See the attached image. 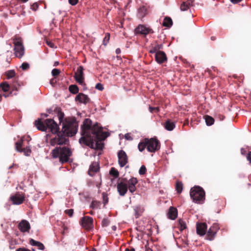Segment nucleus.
<instances>
[{"mask_svg": "<svg viewBox=\"0 0 251 251\" xmlns=\"http://www.w3.org/2000/svg\"><path fill=\"white\" fill-rule=\"evenodd\" d=\"M1 95L0 94V100H1Z\"/></svg>", "mask_w": 251, "mask_h": 251, "instance_id": "nucleus-62", "label": "nucleus"}, {"mask_svg": "<svg viewBox=\"0 0 251 251\" xmlns=\"http://www.w3.org/2000/svg\"><path fill=\"white\" fill-rule=\"evenodd\" d=\"M146 171L147 170L146 167L144 165H142L139 170V174L141 175H143L146 174Z\"/></svg>", "mask_w": 251, "mask_h": 251, "instance_id": "nucleus-40", "label": "nucleus"}, {"mask_svg": "<svg viewBox=\"0 0 251 251\" xmlns=\"http://www.w3.org/2000/svg\"><path fill=\"white\" fill-rule=\"evenodd\" d=\"M162 45L156 44L151 48L149 52L151 53H156L157 51H159V50L162 48Z\"/></svg>", "mask_w": 251, "mask_h": 251, "instance_id": "nucleus-26", "label": "nucleus"}, {"mask_svg": "<svg viewBox=\"0 0 251 251\" xmlns=\"http://www.w3.org/2000/svg\"><path fill=\"white\" fill-rule=\"evenodd\" d=\"M164 127L168 131L173 130L175 127V123L171 120H167L163 124Z\"/></svg>", "mask_w": 251, "mask_h": 251, "instance_id": "nucleus-21", "label": "nucleus"}, {"mask_svg": "<svg viewBox=\"0 0 251 251\" xmlns=\"http://www.w3.org/2000/svg\"><path fill=\"white\" fill-rule=\"evenodd\" d=\"M125 136V138L127 140H132V139L129 133L126 134Z\"/></svg>", "mask_w": 251, "mask_h": 251, "instance_id": "nucleus-52", "label": "nucleus"}, {"mask_svg": "<svg viewBox=\"0 0 251 251\" xmlns=\"http://www.w3.org/2000/svg\"><path fill=\"white\" fill-rule=\"evenodd\" d=\"M78 0H69L70 4L72 5H75L78 2Z\"/></svg>", "mask_w": 251, "mask_h": 251, "instance_id": "nucleus-49", "label": "nucleus"}, {"mask_svg": "<svg viewBox=\"0 0 251 251\" xmlns=\"http://www.w3.org/2000/svg\"><path fill=\"white\" fill-rule=\"evenodd\" d=\"M242 0H230V1L233 3H237L240 1H241Z\"/></svg>", "mask_w": 251, "mask_h": 251, "instance_id": "nucleus-54", "label": "nucleus"}, {"mask_svg": "<svg viewBox=\"0 0 251 251\" xmlns=\"http://www.w3.org/2000/svg\"><path fill=\"white\" fill-rule=\"evenodd\" d=\"M69 90L71 93L76 94L78 93L79 89L76 85H71L69 86Z\"/></svg>", "mask_w": 251, "mask_h": 251, "instance_id": "nucleus-33", "label": "nucleus"}, {"mask_svg": "<svg viewBox=\"0 0 251 251\" xmlns=\"http://www.w3.org/2000/svg\"><path fill=\"white\" fill-rule=\"evenodd\" d=\"M21 68L23 70H26L29 68V64L26 62L23 63L21 65Z\"/></svg>", "mask_w": 251, "mask_h": 251, "instance_id": "nucleus-42", "label": "nucleus"}, {"mask_svg": "<svg viewBox=\"0 0 251 251\" xmlns=\"http://www.w3.org/2000/svg\"><path fill=\"white\" fill-rule=\"evenodd\" d=\"M78 126L77 123L75 120L66 121L63 124L62 131L68 136H73L76 133Z\"/></svg>", "mask_w": 251, "mask_h": 251, "instance_id": "nucleus-5", "label": "nucleus"}, {"mask_svg": "<svg viewBox=\"0 0 251 251\" xmlns=\"http://www.w3.org/2000/svg\"><path fill=\"white\" fill-rule=\"evenodd\" d=\"M33 7L36 6V8L38 7V5L37 4H34L32 6Z\"/></svg>", "mask_w": 251, "mask_h": 251, "instance_id": "nucleus-58", "label": "nucleus"}, {"mask_svg": "<svg viewBox=\"0 0 251 251\" xmlns=\"http://www.w3.org/2000/svg\"><path fill=\"white\" fill-rule=\"evenodd\" d=\"M116 53H117V54H119V53H120L121 52V50H120V49H116Z\"/></svg>", "mask_w": 251, "mask_h": 251, "instance_id": "nucleus-57", "label": "nucleus"}, {"mask_svg": "<svg viewBox=\"0 0 251 251\" xmlns=\"http://www.w3.org/2000/svg\"><path fill=\"white\" fill-rule=\"evenodd\" d=\"M155 60L159 64L163 63L167 60V56L164 52L162 51H157L155 55Z\"/></svg>", "mask_w": 251, "mask_h": 251, "instance_id": "nucleus-17", "label": "nucleus"}, {"mask_svg": "<svg viewBox=\"0 0 251 251\" xmlns=\"http://www.w3.org/2000/svg\"><path fill=\"white\" fill-rule=\"evenodd\" d=\"M125 251H135V250L133 248L131 249H126Z\"/></svg>", "mask_w": 251, "mask_h": 251, "instance_id": "nucleus-56", "label": "nucleus"}, {"mask_svg": "<svg viewBox=\"0 0 251 251\" xmlns=\"http://www.w3.org/2000/svg\"><path fill=\"white\" fill-rule=\"evenodd\" d=\"M58 65V62H56L55 63V65Z\"/></svg>", "mask_w": 251, "mask_h": 251, "instance_id": "nucleus-59", "label": "nucleus"}, {"mask_svg": "<svg viewBox=\"0 0 251 251\" xmlns=\"http://www.w3.org/2000/svg\"><path fill=\"white\" fill-rule=\"evenodd\" d=\"M109 174L115 178L118 177L119 176V172L113 167L111 168L109 171Z\"/></svg>", "mask_w": 251, "mask_h": 251, "instance_id": "nucleus-35", "label": "nucleus"}, {"mask_svg": "<svg viewBox=\"0 0 251 251\" xmlns=\"http://www.w3.org/2000/svg\"><path fill=\"white\" fill-rule=\"evenodd\" d=\"M82 137L79 142L92 149H102L103 145L99 142L104 140L108 136L107 132L102 131V129L98 124L92 126V121L89 119H86L81 127Z\"/></svg>", "mask_w": 251, "mask_h": 251, "instance_id": "nucleus-1", "label": "nucleus"}, {"mask_svg": "<svg viewBox=\"0 0 251 251\" xmlns=\"http://www.w3.org/2000/svg\"><path fill=\"white\" fill-rule=\"evenodd\" d=\"M147 150L150 152H155L160 148L159 142L157 140L155 139H147Z\"/></svg>", "mask_w": 251, "mask_h": 251, "instance_id": "nucleus-9", "label": "nucleus"}, {"mask_svg": "<svg viewBox=\"0 0 251 251\" xmlns=\"http://www.w3.org/2000/svg\"><path fill=\"white\" fill-rule=\"evenodd\" d=\"M60 73V71L58 69H53L51 71V75L54 77L59 75Z\"/></svg>", "mask_w": 251, "mask_h": 251, "instance_id": "nucleus-41", "label": "nucleus"}, {"mask_svg": "<svg viewBox=\"0 0 251 251\" xmlns=\"http://www.w3.org/2000/svg\"><path fill=\"white\" fill-rule=\"evenodd\" d=\"M134 211L136 218H139L144 211V208L141 205H137L134 207Z\"/></svg>", "mask_w": 251, "mask_h": 251, "instance_id": "nucleus-23", "label": "nucleus"}, {"mask_svg": "<svg viewBox=\"0 0 251 251\" xmlns=\"http://www.w3.org/2000/svg\"><path fill=\"white\" fill-rule=\"evenodd\" d=\"M0 87L4 92H8L10 88L9 85L6 82L0 83Z\"/></svg>", "mask_w": 251, "mask_h": 251, "instance_id": "nucleus-32", "label": "nucleus"}, {"mask_svg": "<svg viewBox=\"0 0 251 251\" xmlns=\"http://www.w3.org/2000/svg\"><path fill=\"white\" fill-rule=\"evenodd\" d=\"M100 204H101L100 202L98 201H96V200H94V201H92V202L91 203V207L93 209L100 208Z\"/></svg>", "mask_w": 251, "mask_h": 251, "instance_id": "nucleus-36", "label": "nucleus"}, {"mask_svg": "<svg viewBox=\"0 0 251 251\" xmlns=\"http://www.w3.org/2000/svg\"><path fill=\"white\" fill-rule=\"evenodd\" d=\"M18 228L22 232H28L30 228V225L27 221L23 220L19 224Z\"/></svg>", "mask_w": 251, "mask_h": 251, "instance_id": "nucleus-16", "label": "nucleus"}, {"mask_svg": "<svg viewBox=\"0 0 251 251\" xmlns=\"http://www.w3.org/2000/svg\"><path fill=\"white\" fill-rule=\"evenodd\" d=\"M95 88L96 89L100 90V91H102L103 90L104 88H103V85L101 83H97L96 85V86H95Z\"/></svg>", "mask_w": 251, "mask_h": 251, "instance_id": "nucleus-46", "label": "nucleus"}, {"mask_svg": "<svg viewBox=\"0 0 251 251\" xmlns=\"http://www.w3.org/2000/svg\"><path fill=\"white\" fill-rule=\"evenodd\" d=\"M219 229L220 227L218 224H213L207 231V239L209 240H213Z\"/></svg>", "mask_w": 251, "mask_h": 251, "instance_id": "nucleus-10", "label": "nucleus"}, {"mask_svg": "<svg viewBox=\"0 0 251 251\" xmlns=\"http://www.w3.org/2000/svg\"><path fill=\"white\" fill-rule=\"evenodd\" d=\"M177 215L176 209L173 207H171L168 213V218L171 220H175L177 217Z\"/></svg>", "mask_w": 251, "mask_h": 251, "instance_id": "nucleus-22", "label": "nucleus"}, {"mask_svg": "<svg viewBox=\"0 0 251 251\" xmlns=\"http://www.w3.org/2000/svg\"><path fill=\"white\" fill-rule=\"evenodd\" d=\"M173 24V21L171 18L170 17H166L164 19V21L163 23V25L166 27H170Z\"/></svg>", "mask_w": 251, "mask_h": 251, "instance_id": "nucleus-27", "label": "nucleus"}, {"mask_svg": "<svg viewBox=\"0 0 251 251\" xmlns=\"http://www.w3.org/2000/svg\"><path fill=\"white\" fill-rule=\"evenodd\" d=\"M138 183L137 179L135 177H131L128 180L123 179L117 184V188L119 195L124 196L128 189L133 194L136 190V185Z\"/></svg>", "mask_w": 251, "mask_h": 251, "instance_id": "nucleus-2", "label": "nucleus"}, {"mask_svg": "<svg viewBox=\"0 0 251 251\" xmlns=\"http://www.w3.org/2000/svg\"><path fill=\"white\" fill-rule=\"evenodd\" d=\"M176 189L179 194L181 193L183 189V184L181 182L177 181L176 185Z\"/></svg>", "mask_w": 251, "mask_h": 251, "instance_id": "nucleus-34", "label": "nucleus"}, {"mask_svg": "<svg viewBox=\"0 0 251 251\" xmlns=\"http://www.w3.org/2000/svg\"><path fill=\"white\" fill-rule=\"evenodd\" d=\"M81 225L85 229H91L93 227V219L90 217H84L81 219Z\"/></svg>", "mask_w": 251, "mask_h": 251, "instance_id": "nucleus-15", "label": "nucleus"}, {"mask_svg": "<svg viewBox=\"0 0 251 251\" xmlns=\"http://www.w3.org/2000/svg\"><path fill=\"white\" fill-rule=\"evenodd\" d=\"M46 43L51 48H53L54 47V44L50 41L47 40Z\"/></svg>", "mask_w": 251, "mask_h": 251, "instance_id": "nucleus-48", "label": "nucleus"}, {"mask_svg": "<svg viewBox=\"0 0 251 251\" xmlns=\"http://www.w3.org/2000/svg\"><path fill=\"white\" fill-rule=\"evenodd\" d=\"M35 124L37 128L41 131H45L48 129L53 134L57 133L59 131V127L57 124L54 121L51 119H48L45 120L44 123L41 121V119H38L35 122Z\"/></svg>", "mask_w": 251, "mask_h": 251, "instance_id": "nucleus-4", "label": "nucleus"}, {"mask_svg": "<svg viewBox=\"0 0 251 251\" xmlns=\"http://www.w3.org/2000/svg\"><path fill=\"white\" fill-rule=\"evenodd\" d=\"M207 226L205 223L197 224V233L200 236H203L206 233Z\"/></svg>", "mask_w": 251, "mask_h": 251, "instance_id": "nucleus-18", "label": "nucleus"}, {"mask_svg": "<svg viewBox=\"0 0 251 251\" xmlns=\"http://www.w3.org/2000/svg\"><path fill=\"white\" fill-rule=\"evenodd\" d=\"M75 100L81 103H87L89 101L88 96L82 93H80L75 97Z\"/></svg>", "mask_w": 251, "mask_h": 251, "instance_id": "nucleus-20", "label": "nucleus"}, {"mask_svg": "<svg viewBox=\"0 0 251 251\" xmlns=\"http://www.w3.org/2000/svg\"><path fill=\"white\" fill-rule=\"evenodd\" d=\"M109 39H110V34L108 33H106L105 34V37L103 40V44L104 46H106L107 44V43L109 42Z\"/></svg>", "mask_w": 251, "mask_h": 251, "instance_id": "nucleus-38", "label": "nucleus"}, {"mask_svg": "<svg viewBox=\"0 0 251 251\" xmlns=\"http://www.w3.org/2000/svg\"><path fill=\"white\" fill-rule=\"evenodd\" d=\"M35 8H36V6H34V7H33L34 9L35 10L36 9H35Z\"/></svg>", "mask_w": 251, "mask_h": 251, "instance_id": "nucleus-63", "label": "nucleus"}, {"mask_svg": "<svg viewBox=\"0 0 251 251\" xmlns=\"http://www.w3.org/2000/svg\"><path fill=\"white\" fill-rule=\"evenodd\" d=\"M72 152L67 147H56L52 150L51 155L53 158H59V162L63 164L68 162Z\"/></svg>", "mask_w": 251, "mask_h": 251, "instance_id": "nucleus-3", "label": "nucleus"}, {"mask_svg": "<svg viewBox=\"0 0 251 251\" xmlns=\"http://www.w3.org/2000/svg\"><path fill=\"white\" fill-rule=\"evenodd\" d=\"M147 13V8L145 6H142L138 9V14L140 18H143Z\"/></svg>", "mask_w": 251, "mask_h": 251, "instance_id": "nucleus-30", "label": "nucleus"}, {"mask_svg": "<svg viewBox=\"0 0 251 251\" xmlns=\"http://www.w3.org/2000/svg\"><path fill=\"white\" fill-rule=\"evenodd\" d=\"M134 32L135 34H141L144 35H146L150 33H152L153 31L152 29L150 27H147L144 25H140L137 27Z\"/></svg>", "mask_w": 251, "mask_h": 251, "instance_id": "nucleus-12", "label": "nucleus"}, {"mask_svg": "<svg viewBox=\"0 0 251 251\" xmlns=\"http://www.w3.org/2000/svg\"><path fill=\"white\" fill-rule=\"evenodd\" d=\"M66 214H68L70 217H72L74 213V210L72 209H67L65 211Z\"/></svg>", "mask_w": 251, "mask_h": 251, "instance_id": "nucleus-45", "label": "nucleus"}, {"mask_svg": "<svg viewBox=\"0 0 251 251\" xmlns=\"http://www.w3.org/2000/svg\"><path fill=\"white\" fill-rule=\"evenodd\" d=\"M118 156L119 164L121 167H123L128 162L126 154L124 151L121 150L118 153Z\"/></svg>", "mask_w": 251, "mask_h": 251, "instance_id": "nucleus-13", "label": "nucleus"}, {"mask_svg": "<svg viewBox=\"0 0 251 251\" xmlns=\"http://www.w3.org/2000/svg\"><path fill=\"white\" fill-rule=\"evenodd\" d=\"M241 153L242 154L245 155L246 154V151L244 149H241Z\"/></svg>", "mask_w": 251, "mask_h": 251, "instance_id": "nucleus-55", "label": "nucleus"}, {"mask_svg": "<svg viewBox=\"0 0 251 251\" xmlns=\"http://www.w3.org/2000/svg\"><path fill=\"white\" fill-rule=\"evenodd\" d=\"M68 137L66 133H64L62 131L58 132L56 136L52 138L50 141L51 146H54L55 145H66L68 142Z\"/></svg>", "mask_w": 251, "mask_h": 251, "instance_id": "nucleus-8", "label": "nucleus"}, {"mask_svg": "<svg viewBox=\"0 0 251 251\" xmlns=\"http://www.w3.org/2000/svg\"><path fill=\"white\" fill-rule=\"evenodd\" d=\"M149 110L151 113L153 112L154 111H155L156 112H158L159 111V108L158 107H153L150 106Z\"/></svg>", "mask_w": 251, "mask_h": 251, "instance_id": "nucleus-47", "label": "nucleus"}, {"mask_svg": "<svg viewBox=\"0 0 251 251\" xmlns=\"http://www.w3.org/2000/svg\"><path fill=\"white\" fill-rule=\"evenodd\" d=\"M23 152H24L25 155L29 156L31 153V149L29 147H26L23 149Z\"/></svg>", "mask_w": 251, "mask_h": 251, "instance_id": "nucleus-39", "label": "nucleus"}, {"mask_svg": "<svg viewBox=\"0 0 251 251\" xmlns=\"http://www.w3.org/2000/svg\"><path fill=\"white\" fill-rule=\"evenodd\" d=\"M83 68L82 66H79L75 74V78L77 83L82 84L84 82Z\"/></svg>", "mask_w": 251, "mask_h": 251, "instance_id": "nucleus-11", "label": "nucleus"}, {"mask_svg": "<svg viewBox=\"0 0 251 251\" xmlns=\"http://www.w3.org/2000/svg\"><path fill=\"white\" fill-rule=\"evenodd\" d=\"M14 45V54L15 56L20 58H22L25 54V48L23 46V41L20 37H15L13 39Z\"/></svg>", "mask_w": 251, "mask_h": 251, "instance_id": "nucleus-7", "label": "nucleus"}, {"mask_svg": "<svg viewBox=\"0 0 251 251\" xmlns=\"http://www.w3.org/2000/svg\"><path fill=\"white\" fill-rule=\"evenodd\" d=\"M10 199L13 204L19 205L24 202L25 197L23 194L17 193L11 196Z\"/></svg>", "mask_w": 251, "mask_h": 251, "instance_id": "nucleus-14", "label": "nucleus"}, {"mask_svg": "<svg viewBox=\"0 0 251 251\" xmlns=\"http://www.w3.org/2000/svg\"><path fill=\"white\" fill-rule=\"evenodd\" d=\"M100 169L99 165L97 162H93L90 166L88 171V174L90 176H93Z\"/></svg>", "mask_w": 251, "mask_h": 251, "instance_id": "nucleus-19", "label": "nucleus"}, {"mask_svg": "<svg viewBox=\"0 0 251 251\" xmlns=\"http://www.w3.org/2000/svg\"><path fill=\"white\" fill-rule=\"evenodd\" d=\"M90 213L91 215H93V212L91 211L90 212Z\"/></svg>", "mask_w": 251, "mask_h": 251, "instance_id": "nucleus-60", "label": "nucleus"}, {"mask_svg": "<svg viewBox=\"0 0 251 251\" xmlns=\"http://www.w3.org/2000/svg\"><path fill=\"white\" fill-rule=\"evenodd\" d=\"M206 124L207 126H210L212 125L214 123V119L211 116L206 115L204 117Z\"/></svg>", "mask_w": 251, "mask_h": 251, "instance_id": "nucleus-29", "label": "nucleus"}, {"mask_svg": "<svg viewBox=\"0 0 251 251\" xmlns=\"http://www.w3.org/2000/svg\"><path fill=\"white\" fill-rule=\"evenodd\" d=\"M179 223L180 225V229L181 230H182L186 228V224L185 223V222H184L182 221L179 220Z\"/></svg>", "mask_w": 251, "mask_h": 251, "instance_id": "nucleus-43", "label": "nucleus"}, {"mask_svg": "<svg viewBox=\"0 0 251 251\" xmlns=\"http://www.w3.org/2000/svg\"><path fill=\"white\" fill-rule=\"evenodd\" d=\"M29 243L32 246H37L39 250H44L45 249V246L42 243L36 241L33 239L30 240Z\"/></svg>", "mask_w": 251, "mask_h": 251, "instance_id": "nucleus-24", "label": "nucleus"}, {"mask_svg": "<svg viewBox=\"0 0 251 251\" xmlns=\"http://www.w3.org/2000/svg\"><path fill=\"white\" fill-rule=\"evenodd\" d=\"M191 3L192 1L190 0L183 2L180 6L181 11H184L187 10Z\"/></svg>", "mask_w": 251, "mask_h": 251, "instance_id": "nucleus-25", "label": "nucleus"}, {"mask_svg": "<svg viewBox=\"0 0 251 251\" xmlns=\"http://www.w3.org/2000/svg\"><path fill=\"white\" fill-rule=\"evenodd\" d=\"M102 223H103V225H105V226H106L108 224V222L106 220L104 219L102 221Z\"/></svg>", "mask_w": 251, "mask_h": 251, "instance_id": "nucleus-53", "label": "nucleus"}, {"mask_svg": "<svg viewBox=\"0 0 251 251\" xmlns=\"http://www.w3.org/2000/svg\"><path fill=\"white\" fill-rule=\"evenodd\" d=\"M44 116H45V117H47V116H48V115H47V114H44Z\"/></svg>", "mask_w": 251, "mask_h": 251, "instance_id": "nucleus-61", "label": "nucleus"}, {"mask_svg": "<svg viewBox=\"0 0 251 251\" xmlns=\"http://www.w3.org/2000/svg\"><path fill=\"white\" fill-rule=\"evenodd\" d=\"M58 119L59 120V122L60 123H61L63 121V119L64 118V114L63 112H59L58 113Z\"/></svg>", "mask_w": 251, "mask_h": 251, "instance_id": "nucleus-44", "label": "nucleus"}, {"mask_svg": "<svg viewBox=\"0 0 251 251\" xmlns=\"http://www.w3.org/2000/svg\"><path fill=\"white\" fill-rule=\"evenodd\" d=\"M103 200L104 204H106L108 202V198L106 196H105V194L103 193Z\"/></svg>", "mask_w": 251, "mask_h": 251, "instance_id": "nucleus-50", "label": "nucleus"}, {"mask_svg": "<svg viewBox=\"0 0 251 251\" xmlns=\"http://www.w3.org/2000/svg\"><path fill=\"white\" fill-rule=\"evenodd\" d=\"M147 148V139L139 143L138 148L140 151H143L146 148Z\"/></svg>", "mask_w": 251, "mask_h": 251, "instance_id": "nucleus-28", "label": "nucleus"}, {"mask_svg": "<svg viewBox=\"0 0 251 251\" xmlns=\"http://www.w3.org/2000/svg\"><path fill=\"white\" fill-rule=\"evenodd\" d=\"M23 143V140L21 139L15 144L16 150L19 152H23V149L22 148Z\"/></svg>", "mask_w": 251, "mask_h": 251, "instance_id": "nucleus-31", "label": "nucleus"}, {"mask_svg": "<svg viewBox=\"0 0 251 251\" xmlns=\"http://www.w3.org/2000/svg\"><path fill=\"white\" fill-rule=\"evenodd\" d=\"M6 77L7 79H10L15 75V72L14 70H9L5 73Z\"/></svg>", "mask_w": 251, "mask_h": 251, "instance_id": "nucleus-37", "label": "nucleus"}, {"mask_svg": "<svg viewBox=\"0 0 251 251\" xmlns=\"http://www.w3.org/2000/svg\"><path fill=\"white\" fill-rule=\"evenodd\" d=\"M190 196L193 201L197 203H202L205 199V192L202 188L199 186L191 188Z\"/></svg>", "mask_w": 251, "mask_h": 251, "instance_id": "nucleus-6", "label": "nucleus"}, {"mask_svg": "<svg viewBox=\"0 0 251 251\" xmlns=\"http://www.w3.org/2000/svg\"><path fill=\"white\" fill-rule=\"evenodd\" d=\"M247 160L251 163V151H250L247 156Z\"/></svg>", "mask_w": 251, "mask_h": 251, "instance_id": "nucleus-51", "label": "nucleus"}]
</instances>
